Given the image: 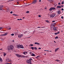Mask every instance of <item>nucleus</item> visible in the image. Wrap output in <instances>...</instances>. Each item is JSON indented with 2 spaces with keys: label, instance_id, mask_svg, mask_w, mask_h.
<instances>
[{
  "label": "nucleus",
  "instance_id": "nucleus-1",
  "mask_svg": "<svg viewBox=\"0 0 64 64\" xmlns=\"http://www.w3.org/2000/svg\"><path fill=\"white\" fill-rule=\"evenodd\" d=\"M8 50H12L13 49V46L11 45L10 46H8L7 47Z\"/></svg>",
  "mask_w": 64,
  "mask_h": 64
},
{
  "label": "nucleus",
  "instance_id": "nucleus-2",
  "mask_svg": "<svg viewBox=\"0 0 64 64\" xmlns=\"http://www.w3.org/2000/svg\"><path fill=\"white\" fill-rule=\"evenodd\" d=\"M16 56L18 57H19L20 58L21 57H22V58H25V57H26V56H24L21 55L19 54H16Z\"/></svg>",
  "mask_w": 64,
  "mask_h": 64
},
{
  "label": "nucleus",
  "instance_id": "nucleus-3",
  "mask_svg": "<svg viewBox=\"0 0 64 64\" xmlns=\"http://www.w3.org/2000/svg\"><path fill=\"white\" fill-rule=\"evenodd\" d=\"M38 2L37 0H34L33 2L32 3V4H35L36 3H37Z\"/></svg>",
  "mask_w": 64,
  "mask_h": 64
},
{
  "label": "nucleus",
  "instance_id": "nucleus-4",
  "mask_svg": "<svg viewBox=\"0 0 64 64\" xmlns=\"http://www.w3.org/2000/svg\"><path fill=\"white\" fill-rule=\"evenodd\" d=\"M55 16V14H53L50 15V17L52 18H53Z\"/></svg>",
  "mask_w": 64,
  "mask_h": 64
},
{
  "label": "nucleus",
  "instance_id": "nucleus-5",
  "mask_svg": "<svg viewBox=\"0 0 64 64\" xmlns=\"http://www.w3.org/2000/svg\"><path fill=\"white\" fill-rule=\"evenodd\" d=\"M18 36L19 38H21V37H23V35L21 34L20 35H18Z\"/></svg>",
  "mask_w": 64,
  "mask_h": 64
},
{
  "label": "nucleus",
  "instance_id": "nucleus-6",
  "mask_svg": "<svg viewBox=\"0 0 64 64\" xmlns=\"http://www.w3.org/2000/svg\"><path fill=\"white\" fill-rule=\"evenodd\" d=\"M4 7V6L3 5L0 6V10H2V8Z\"/></svg>",
  "mask_w": 64,
  "mask_h": 64
},
{
  "label": "nucleus",
  "instance_id": "nucleus-7",
  "mask_svg": "<svg viewBox=\"0 0 64 64\" xmlns=\"http://www.w3.org/2000/svg\"><path fill=\"white\" fill-rule=\"evenodd\" d=\"M55 25H56V23H54L52 24H51V26H52V27H54Z\"/></svg>",
  "mask_w": 64,
  "mask_h": 64
},
{
  "label": "nucleus",
  "instance_id": "nucleus-8",
  "mask_svg": "<svg viewBox=\"0 0 64 64\" xmlns=\"http://www.w3.org/2000/svg\"><path fill=\"white\" fill-rule=\"evenodd\" d=\"M26 62L27 63H31V61H30L29 60H27Z\"/></svg>",
  "mask_w": 64,
  "mask_h": 64
},
{
  "label": "nucleus",
  "instance_id": "nucleus-9",
  "mask_svg": "<svg viewBox=\"0 0 64 64\" xmlns=\"http://www.w3.org/2000/svg\"><path fill=\"white\" fill-rule=\"evenodd\" d=\"M23 54L24 55H27V52H23Z\"/></svg>",
  "mask_w": 64,
  "mask_h": 64
},
{
  "label": "nucleus",
  "instance_id": "nucleus-10",
  "mask_svg": "<svg viewBox=\"0 0 64 64\" xmlns=\"http://www.w3.org/2000/svg\"><path fill=\"white\" fill-rule=\"evenodd\" d=\"M20 44H18L17 45V46L18 48H20Z\"/></svg>",
  "mask_w": 64,
  "mask_h": 64
},
{
  "label": "nucleus",
  "instance_id": "nucleus-11",
  "mask_svg": "<svg viewBox=\"0 0 64 64\" xmlns=\"http://www.w3.org/2000/svg\"><path fill=\"white\" fill-rule=\"evenodd\" d=\"M53 29L54 31H56V30L57 29V28H56V27H54L53 28Z\"/></svg>",
  "mask_w": 64,
  "mask_h": 64
},
{
  "label": "nucleus",
  "instance_id": "nucleus-12",
  "mask_svg": "<svg viewBox=\"0 0 64 64\" xmlns=\"http://www.w3.org/2000/svg\"><path fill=\"white\" fill-rule=\"evenodd\" d=\"M34 44H37V45H40V44L37 42H35Z\"/></svg>",
  "mask_w": 64,
  "mask_h": 64
},
{
  "label": "nucleus",
  "instance_id": "nucleus-13",
  "mask_svg": "<svg viewBox=\"0 0 64 64\" xmlns=\"http://www.w3.org/2000/svg\"><path fill=\"white\" fill-rule=\"evenodd\" d=\"M20 48H24V47L22 45L20 46Z\"/></svg>",
  "mask_w": 64,
  "mask_h": 64
},
{
  "label": "nucleus",
  "instance_id": "nucleus-14",
  "mask_svg": "<svg viewBox=\"0 0 64 64\" xmlns=\"http://www.w3.org/2000/svg\"><path fill=\"white\" fill-rule=\"evenodd\" d=\"M61 8V6H57V8Z\"/></svg>",
  "mask_w": 64,
  "mask_h": 64
},
{
  "label": "nucleus",
  "instance_id": "nucleus-15",
  "mask_svg": "<svg viewBox=\"0 0 64 64\" xmlns=\"http://www.w3.org/2000/svg\"><path fill=\"white\" fill-rule=\"evenodd\" d=\"M45 21L46 22H47V23H50V22H49V21H48V20H46Z\"/></svg>",
  "mask_w": 64,
  "mask_h": 64
},
{
  "label": "nucleus",
  "instance_id": "nucleus-16",
  "mask_svg": "<svg viewBox=\"0 0 64 64\" xmlns=\"http://www.w3.org/2000/svg\"><path fill=\"white\" fill-rule=\"evenodd\" d=\"M4 56L5 57V56H6V53H5L4 52Z\"/></svg>",
  "mask_w": 64,
  "mask_h": 64
},
{
  "label": "nucleus",
  "instance_id": "nucleus-17",
  "mask_svg": "<svg viewBox=\"0 0 64 64\" xmlns=\"http://www.w3.org/2000/svg\"><path fill=\"white\" fill-rule=\"evenodd\" d=\"M52 10H55V8L54 7H52Z\"/></svg>",
  "mask_w": 64,
  "mask_h": 64
},
{
  "label": "nucleus",
  "instance_id": "nucleus-18",
  "mask_svg": "<svg viewBox=\"0 0 64 64\" xmlns=\"http://www.w3.org/2000/svg\"><path fill=\"white\" fill-rule=\"evenodd\" d=\"M52 7H51L50 8L49 10L50 11H52Z\"/></svg>",
  "mask_w": 64,
  "mask_h": 64
},
{
  "label": "nucleus",
  "instance_id": "nucleus-19",
  "mask_svg": "<svg viewBox=\"0 0 64 64\" xmlns=\"http://www.w3.org/2000/svg\"><path fill=\"white\" fill-rule=\"evenodd\" d=\"M8 34V33H7V32H6L4 34V36H6V35H7Z\"/></svg>",
  "mask_w": 64,
  "mask_h": 64
},
{
  "label": "nucleus",
  "instance_id": "nucleus-20",
  "mask_svg": "<svg viewBox=\"0 0 64 64\" xmlns=\"http://www.w3.org/2000/svg\"><path fill=\"white\" fill-rule=\"evenodd\" d=\"M13 15H14V16H18V15L17 14H13Z\"/></svg>",
  "mask_w": 64,
  "mask_h": 64
},
{
  "label": "nucleus",
  "instance_id": "nucleus-21",
  "mask_svg": "<svg viewBox=\"0 0 64 64\" xmlns=\"http://www.w3.org/2000/svg\"><path fill=\"white\" fill-rule=\"evenodd\" d=\"M32 56H35V54H32Z\"/></svg>",
  "mask_w": 64,
  "mask_h": 64
},
{
  "label": "nucleus",
  "instance_id": "nucleus-22",
  "mask_svg": "<svg viewBox=\"0 0 64 64\" xmlns=\"http://www.w3.org/2000/svg\"><path fill=\"white\" fill-rule=\"evenodd\" d=\"M48 1H49L50 3H51L52 2V0H48Z\"/></svg>",
  "mask_w": 64,
  "mask_h": 64
},
{
  "label": "nucleus",
  "instance_id": "nucleus-23",
  "mask_svg": "<svg viewBox=\"0 0 64 64\" xmlns=\"http://www.w3.org/2000/svg\"><path fill=\"white\" fill-rule=\"evenodd\" d=\"M0 61L1 62H2V61H3V60H2V59H1V58H0Z\"/></svg>",
  "mask_w": 64,
  "mask_h": 64
},
{
  "label": "nucleus",
  "instance_id": "nucleus-24",
  "mask_svg": "<svg viewBox=\"0 0 64 64\" xmlns=\"http://www.w3.org/2000/svg\"><path fill=\"white\" fill-rule=\"evenodd\" d=\"M31 49H32V50H34V47H31Z\"/></svg>",
  "mask_w": 64,
  "mask_h": 64
},
{
  "label": "nucleus",
  "instance_id": "nucleus-25",
  "mask_svg": "<svg viewBox=\"0 0 64 64\" xmlns=\"http://www.w3.org/2000/svg\"><path fill=\"white\" fill-rule=\"evenodd\" d=\"M57 12L58 13V14H60V13H61V12H60L59 11H58Z\"/></svg>",
  "mask_w": 64,
  "mask_h": 64
},
{
  "label": "nucleus",
  "instance_id": "nucleus-26",
  "mask_svg": "<svg viewBox=\"0 0 64 64\" xmlns=\"http://www.w3.org/2000/svg\"><path fill=\"white\" fill-rule=\"evenodd\" d=\"M34 49L35 50H37V48L36 47H34Z\"/></svg>",
  "mask_w": 64,
  "mask_h": 64
},
{
  "label": "nucleus",
  "instance_id": "nucleus-27",
  "mask_svg": "<svg viewBox=\"0 0 64 64\" xmlns=\"http://www.w3.org/2000/svg\"><path fill=\"white\" fill-rule=\"evenodd\" d=\"M58 49H59V48H57L56 49H55V51L56 52V51L57 50H58Z\"/></svg>",
  "mask_w": 64,
  "mask_h": 64
},
{
  "label": "nucleus",
  "instance_id": "nucleus-28",
  "mask_svg": "<svg viewBox=\"0 0 64 64\" xmlns=\"http://www.w3.org/2000/svg\"><path fill=\"white\" fill-rule=\"evenodd\" d=\"M29 60L30 61H31V60H32V58H30V59H29Z\"/></svg>",
  "mask_w": 64,
  "mask_h": 64
},
{
  "label": "nucleus",
  "instance_id": "nucleus-29",
  "mask_svg": "<svg viewBox=\"0 0 64 64\" xmlns=\"http://www.w3.org/2000/svg\"><path fill=\"white\" fill-rule=\"evenodd\" d=\"M64 3V1H62V4H63Z\"/></svg>",
  "mask_w": 64,
  "mask_h": 64
},
{
  "label": "nucleus",
  "instance_id": "nucleus-30",
  "mask_svg": "<svg viewBox=\"0 0 64 64\" xmlns=\"http://www.w3.org/2000/svg\"><path fill=\"white\" fill-rule=\"evenodd\" d=\"M11 64V63H6V64Z\"/></svg>",
  "mask_w": 64,
  "mask_h": 64
},
{
  "label": "nucleus",
  "instance_id": "nucleus-31",
  "mask_svg": "<svg viewBox=\"0 0 64 64\" xmlns=\"http://www.w3.org/2000/svg\"><path fill=\"white\" fill-rule=\"evenodd\" d=\"M58 38V36H57L55 38V39H57Z\"/></svg>",
  "mask_w": 64,
  "mask_h": 64
},
{
  "label": "nucleus",
  "instance_id": "nucleus-32",
  "mask_svg": "<svg viewBox=\"0 0 64 64\" xmlns=\"http://www.w3.org/2000/svg\"><path fill=\"white\" fill-rule=\"evenodd\" d=\"M56 61H57V62H60V60H56Z\"/></svg>",
  "mask_w": 64,
  "mask_h": 64
},
{
  "label": "nucleus",
  "instance_id": "nucleus-33",
  "mask_svg": "<svg viewBox=\"0 0 64 64\" xmlns=\"http://www.w3.org/2000/svg\"><path fill=\"white\" fill-rule=\"evenodd\" d=\"M17 20H22V19H18Z\"/></svg>",
  "mask_w": 64,
  "mask_h": 64
},
{
  "label": "nucleus",
  "instance_id": "nucleus-34",
  "mask_svg": "<svg viewBox=\"0 0 64 64\" xmlns=\"http://www.w3.org/2000/svg\"><path fill=\"white\" fill-rule=\"evenodd\" d=\"M26 32H26V31L25 32H24V34H26Z\"/></svg>",
  "mask_w": 64,
  "mask_h": 64
},
{
  "label": "nucleus",
  "instance_id": "nucleus-35",
  "mask_svg": "<svg viewBox=\"0 0 64 64\" xmlns=\"http://www.w3.org/2000/svg\"><path fill=\"white\" fill-rule=\"evenodd\" d=\"M29 12V11H28L26 12V13H28Z\"/></svg>",
  "mask_w": 64,
  "mask_h": 64
},
{
  "label": "nucleus",
  "instance_id": "nucleus-36",
  "mask_svg": "<svg viewBox=\"0 0 64 64\" xmlns=\"http://www.w3.org/2000/svg\"><path fill=\"white\" fill-rule=\"evenodd\" d=\"M14 34H11V35L12 36H14Z\"/></svg>",
  "mask_w": 64,
  "mask_h": 64
},
{
  "label": "nucleus",
  "instance_id": "nucleus-37",
  "mask_svg": "<svg viewBox=\"0 0 64 64\" xmlns=\"http://www.w3.org/2000/svg\"><path fill=\"white\" fill-rule=\"evenodd\" d=\"M1 36H5V35H4V34H3Z\"/></svg>",
  "mask_w": 64,
  "mask_h": 64
},
{
  "label": "nucleus",
  "instance_id": "nucleus-38",
  "mask_svg": "<svg viewBox=\"0 0 64 64\" xmlns=\"http://www.w3.org/2000/svg\"><path fill=\"white\" fill-rule=\"evenodd\" d=\"M41 15H38V17H41Z\"/></svg>",
  "mask_w": 64,
  "mask_h": 64
},
{
  "label": "nucleus",
  "instance_id": "nucleus-39",
  "mask_svg": "<svg viewBox=\"0 0 64 64\" xmlns=\"http://www.w3.org/2000/svg\"><path fill=\"white\" fill-rule=\"evenodd\" d=\"M44 51H48V52H50V51H49V50H44Z\"/></svg>",
  "mask_w": 64,
  "mask_h": 64
},
{
  "label": "nucleus",
  "instance_id": "nucleus-40",
  "mask_svg": "<svg viewBox=\"0 0 64 64\" xmlns=\"http://www.w3.org/2000/svg\"><path fill=\"white\" fill-rule=\"evenodd\" d=\"M30 46H33V44H30Z\"/></svg>",
  "mask_w": 64,
  "mask_h": 64
},
{
  "label": "nucleus",
  "instance_id": "nucleus-41",
  "mask_svg": "<svg viewBox=\"0 0 64 64\" xmlns=\"http://www.w3.org/2000/svg\"><path fill=\"white\" fill-rule=\"evenodd\" d=\"M3 28H2V27H0V30H1V29H2Z\"/></svg>",
  "mask_w": 64,
  "mask_h": 64
},
{
  "label": "nucleus",
  "instance_id": "nucleus-42",
  "mask_svg": "<svg viewBox=\"0 0 64 64\" xmlns=\"http://www.w3.org/2000/svg\"><path fill=\"white\" fill-rule=\"evenodd\" d=\"M12 13H13V12L11 11V12H10V13L11 14H12Z\"/></svg>",
  "mask_w": 64,
  "mask_h": 64
},
{
  "label": "nucleus",
  "instance_id": "nucleus-43",
  "mask_svg": "<svg viewBox=\"0 0 64 64\" xmlns=\"http://www.w3.org/2000/svg\"><path fill=\"white\" fill-rule=\"evenodd\" d=\"M62 10V11H63L64 10V9H63V8H62L61 9Z\"/></svg>",
  "mask_w": 64,
  "mask_h": 64
},
{
  "label": "nucleus",
  "instance_id": "nucleus-44",
  "mask_svg": "<svg viewBox=\"0 0 64 64\" xmlns=\"http://www.w3.org/2000/svg\"><path fill=\"white\" fill-rule=\"evenodd\" d=\"M57 34H59V33H60V32H58L57 33Z\"/></svg>",
  "mask_w": 64,
  "mask_h": 64
},
{
  "label": "nucleus",
  "instance_id": "nucleus-45",
  "mask_svg": "<svg viewBox=\"0 0 64 64\" xmlns=\"http://www.w3.org/2000/svg\"><path fill=\"white\" fill-rule=\"evenodd\" d=\"M54 34L55 35H57V33H55Z\"/></svg>",
  "mask_w": 64,
  "mask_h": 64
},
{
  "label": "nucleus",
  "instance_id": "nucleus-46",
  "mask_svg": "<svg viewBox=\"0 0 64 64\" xmlns=\"http://www.w3.org/2000/svg\"><path fill=\"white\" fill-rule=\"evenodd\" d=\"M61 18H62V19H63V16H61Z\"/></svg>",
  "mask_w": 64,
  "mask_h": 64
},
{
  "label": "nucleus",
  "instance_id": "nucleus-47",
  "mask_svg": "<svg viewBox=\"0 0 64 64\" xmlns=\"http://www.w3.org/2000/svg\"><path fill=\"white\" fill-rule=\"evenodd\" d=\"M8 62H11V60H8Z\"/></svg>",
  "mask_w": 64,
  "mask_h": 64
},
{
  "label": "nucleus",
  "instance_id": "nucleus-48",
  "mask_svg": "<svg viewBox=\"0 0 64 64\" xmlns=\"http://www.w3.org/2000/svg\"><path fill=\"white\" fill-rule=\"evenodd\" d=\"M38 49H41V48H38Z\"/></svg>",
  "mask_w": 64,
  "mask_h": 64
},
{
  "label": "nucleus",
  "instance_id": "nucleus-49",
  "mask_svg": "<svg viewBox=\"0 0 64 64\" xmlns=\"http://www.w3.org/2000/svg\"><path fill=\"white\" fill-rule=\"evenodd\" d=\"M58 5H60V4H61L60 3V2H59L58 3Z\"/></svg>",
  "mask_w": 64,
  "mask_h": 64
},
{
  "label": "nucleus",
  "instance_id": "nucleus-50",
  "mask_svg": "<svg viewBox=\"0 0 64 64\" xmlns=\"http://www.w3.org/2000/svg\"><path fill=\"white\" fill-rule=\"evenodd\" d=\"M52 22H55V21H52Z\"/></svg>",
  "mask_w": 64,
  "mask_h": 64
},
{
  "label": "nucleus",
  "instance_id": "nucleus-51",
  "mask_svg": "<svg viewBox=\"0 0 64 64\" xmlns=\"http://www.w3.org/2000/svg\"><path fill=\"white\" fill-rule=\"evenodd\" d=\"M39 1L40 2H41V0H39Z\"/></svg>",
  "mask_w": 64,
  "mask_h": 64
},
{
  "label": "nucleus",
  "instance_id": "nucleus-52",
  "mask_svg": "<svg viewBox=\"0 0 64 64\" xmlns=\"http://www.w3.org/2000/svg\"><path fill=\"white\" fill-rule=\"evenodd\" d=\"M38 28H41L40 27H38Z\"/></svg>",
  "mask_w": 64,
  "mask_h": 64
},
{
  "label": "nucleus",
  "instance_id": "nucleus-53",
  "mask_svg": "<svg viewBox=\"0 0 64 64\" xmlns=\"http://www.w3.org/2000/svg\"><path fill=\"white\" fill-rule=\"evenodd\" d=\"M11 28H8V30H10V29H11Z\"/></svg>",
  "mask_w": 64,
  "mask_h": 64
},
{
  "label": "nucleus",
  "instance_id": "nucleus-54",
  "mask_svg": "<svg viewBox=\"0 0 64 64\" xmlns=\"http://www.w3.org/2000/svg\"><path fill=\"white\" fill-rule=\"evenodd\" d=\"M61 7H64L63 5H62V6Z\"/></svg>",
  "mask_w": 64,
  "mask_h": 64
},
{
  "label": "nucleus",
  "instance_id": "nucleus-55",
  "mask_svg": "<svg viewBox=\"0 0 64 64\" xmlns=\"http://www.w3.org/2000/svg\"><path fill=\"white\" fill-rule=\"evenodd\" d=\"M15 33L17 34V33H18V32H15Z\"/></svg>",
  "mask_w": 64,
  "mask_h": 64
},
{
  "label": "nucleus",
  "instance_id": "nucleus-56",
  "mask_svg": "<svg viewBox=\"0 0 64 64\" xmlns=\"http://www.w3.org/2000/svg\"><path fill=\"white\" fill-rule=\"evenodd\" d=\"M2 50V48L0 49V50Z\"/></svg>",
  "mask_w": 64,
  "mask_h": 64
},
{
  "label": "nucleus",
  "instance_id": "nucleus-57",
  "mask_svg": "<svg viewBox=\"0 0 64 64\" xmlns=\"http://www.w3.org/2000/svg\"><path fill=\"white\" fill-rule=\"evenodd\" d=\"M38 57H39V56H37V57H36V58H37Z\"/></svg>",
  "mask_w": 64,
  "mask_h": 64
},
{
  "label": "nucleus",
  "instance_id": "nucleus-58",
  "mask_svg": "<svg viewBox=\"0 0 64 64\" xmlns=\"http://www.w3.org/2000/svg\"><path fill=\"white\" fill-rule=\"evenodd\" d=\"M17 3L18 4H19V2H17Z\"/></svg>",
  "mask_w": 64,
  "mask_h": 64
},
{
  "label": "nucleus",
  "instance_id": "nucleus-59",
  "mask_svg": "<svg viewBox=\"0 0 64 64\" xmlns=\"http://www.w3.org/2000/svg\"><path fill=\"white\" fill-rule=\"evenodd\" d=\"M12 42H14V40H13Z\"/></svg>",
  "mask_w": 64,
  "mask_h": 64
},
{
  "label": "nucleus",
  "instance_id": "nucleus-60",
  "mask_svg": "<svg viewBox=\"0 0 64 64\" xmlns=\"http://www.w3.org/2000/svg\"><path fill=\"white\" fill-rule=\"evenodd\" d=\"M46 8H44V9H46Z\"/></svg>",
  "mask_w": 64,
  "mask_h": 64
},
{
  "label": "nucleus",
  "instance_id": "nucleus-61",
  "mask_svg": "<svg viewBox=\"0 0 64 64\" xmlns=\"http://www.w3.org/2000/svg\"><path fill=\"white\" fill-rule=\"evenodd\" d=\"M54 42L55 43H56V42H55V41H54Z\"/></svg>",
  "mask_w": 64,
  "mask_h": 64
},
{
  "label": "nucleus",
  "instance_id": "nucleus-62",
  "mask_svg": "<svg viewBox=\"0 0 64 64\" xmlns=\"http://www.w3.org/2000/svg\"><path fill=\"white\" fill-rule=\"evenodd\" d=\"M23 19H24V18H25L23 17Z\"/></svg>",
  "mask_w": 64,
  "mask_h": 64
},
{
  "label": "nucleus",
  "instance_id": "nucleus-63",
  "mask_svg": "<svg viewBox=\"0 0 64 64\" xmlns=\"http://www.w3.org/2000/svg\"><path fill=\"white\" fill-rule=\"evenodd\" d=\"M10 1H13V0H10Z\"/></svg>",
  "mask_w": 64,
  "mask_h": 64
},
{
  "label": "nucleus",
  "instance_id": "nucleus-64",
  "mask_svg": "<svg viewBox=\"0 0 64 64\" xmlns=\"http://www.w3.org/2000/svg\"><path fill=\"white\" fill-rule=\"evenodd\" d=\"M44 55H46V54H44Z\"/></svg>",
  "mask_w": 64,
  "mask_h": 64
}]
</instances>
